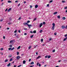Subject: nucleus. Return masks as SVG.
I'll use <instances>...</instances> for the list:
<instances>
[{
  "mask_svg": "<svg viewBox=\"0 0 67 67\" xmlns=\"http://www.w3.org/2000/svg\"><path fill=\"white\" fill-rule=\"evenodd\" d=\"M14 48H15L14 47L12 49L11 48H9L8 49V50H11V51H13V50Z\"/></svg>",
  "mask_w": 67,
  "mask_h": 67,
  "instance_id": "nucleus-1",
  "label": "nucleus"
},
{
  "mask_svg": "<svg viewBox=\"0 0 67 67\" xmlns=\"http://www.w3.org/2000/svg\"><path fill=\"white\" fill-rule=\"evenodd\" d=\"M20 58H21L19 56H18L16 57V59H17V60H19V59Z\"/></svg>",
  "mask_w": 67,
  "mask_h": 67,
  "instance_id": "nucleus-2",
  "label": "nucleus"
},
{
  "mask_svg": "<svg viewBox=\"0 0 67 67\" xmlns=\"http://www.w3.org/2000/svg\"><path fill=\"white\" fill-rule=\"evenodd\" d=\"M23 24L24 25H27L28 26H30V25H29L28 24H27V23H23Z\"/></svg>",
  "mask_w": 67,
  "mask_h": 67,
  "instance_id": "nucleus-3",
  "label": "nucleus"
},
{
  "mask_svg": "<svg viewBox=\"0 0 67 67\" xmlns=\"http://www.w3.org/2000/svg\"><path fill=\"white\" fill-rule=\"evenodd\" d=\"M43 25V24L42 23H41L40 25L39 26L40 27H41Z\"/></svg>",
  "mask_w": 67,
  "mask_h": 67,
  "instance_id": "nucleus-4",
  "label": "nucleus"
},
{
  "mask_svg": "<svg viewBox=\"0 0 67 67\" xmlns=\"http://www.w3.org/2000/svg\"><path fill=\"white\" fill-rule=\"evenodd\" d=\"M11 10V8H9L7 10V12H10Z\"/></svg>",
  "mask_w": 67,
  "mask_h": 67,
  "instance_id": "nucleus-5",
  "label": "nucleus"
},
{
  "mask_svg": "<svg viewBox=\"0 0 67 67\" xmlns=\"http://www.w3.org/2000/svg\"><path fill=\"white\" fill-rule=\"evenodd\" d=\"M25 63H26V61L25 60H24L23 62V64H25Z\"/></svg>",
  "mask_w": 67,
  "mask_h": 67,
  "instance_id": "nucleus-6",
  "label": "nucleus"
},
{
  "mask_svg": "<svg viewBox=\"0 0 67 67\" xmlns=\"http://www.w3.org/2000/svg\"><path fill=\"white\" fill-rule=\"evenodd\" d=\"M57 13H58V12H55L53 13V14H54V15L56 14H57Z\"/></svg>",
  "mask_w": 67,
  "mask_h": 67,
  "instance_id": "nucleus-7",
  "label": "nucleus"
},
{
  "mask_svg": "<svg viewBox=\"0 0 67 67\" xmlns=\"http://www.w3.org/2000/svg\"><path fill=\"white\" fill-rule=\"evenodd\" d=\"M10 65H11V63H9L7 65V66H10Z\"/></svg>",
  "mask_w": 67,
  "mask_h": 67,
  "instance_id": "nucleus-8",
  "label": "nucleus"
},
{
  "mask_svg": "<svg viewBox=\"0 0 67 67\" xmlns=\"http://www.w3.org/2000/svg\"><path fill=\"white\" fill-rule=\"evenodd\" d=\"M12 55H9L8 56V57H12Z\"/></svg>",
  "mask_w": 67,
  "mask_h": 67,
  "instance_id": "nucleus-9",
  "label": "nucleus"
},
{
  "mask_svg": "<svg viewBox=\"0 0 67 67\" xmlns=\"http://www.w3.org/2000/svg\"><path fill=\"white\" fill-rule=\"evenodd\" d=\"M55 29V27H52V30H54V29Z\"/></svg>",
  "mask_w": 67,
  "mask_h": 67,
  "instance_id": "nucleus-10",
  "label": "nucleus"
},
{
  "mask_svg": "<svg viewBox=\"0 0 67 67\" xmlns=\"http://www.w3.org/2000/svg\"><path fill=\"white\" fill-rule=\"evenodd\" d=\"M38 7V5H35V8H37Z\"/></svg>",
  "mask_w": 67,
  "mask_h": 67,
  "instance_id": "nucleus-11",
  "label": "nucleus"
},
{
  "mask_svg": "<svg viewBox=\"0 0 67 67\" xmlns=\"http://www.w3.org/2000/svg\"><path fill=\"white\" fill-rule=\"evenodd\" d=\"M52 25H53V27H55V23H53L52 24Z\"/></svg>",
  "mask_w": 67,
  "mask_h": 67,
  "instance_id": "nucleus-12",
  "label": "nucleus"
},
{
  "mask_svg": "<svg viewBox=\"0 0 67 67\" xmlns=\"http://www.w3.org/2000/svg\"><path fill=\"white\" fill-rule=\"evenodd\" d=\"M29 25H30L29 26H29V29H31V27H30V26H32V25L31 24Z\"/></svg>",
  "mask_w": 67,
  "mask_h": 67,
  "instance_id": "nucleus-13",
  "label": "nucleus"
},
{
  "mask_svg": "<svg viewBox=\"0 0 67 67\" xmlns=\"http://www.w3.org/2000/svg\"><path fill=\"white\" fill-rule=\"evenodd\" d=\"M61 27L62 29H64V28H65V26H62Z\"/></svg>",
  "mask_w": 67,
  "mask_h": 67,
  "instance_id": "nucleus-14",
  "label": "nucleus"
},
{
  "mask_svg": "<svg viewBox=\"0 0 67 67\" xmlns=\"http://www.w3.org/2000/svg\"><path fill=\"white\" fill-rule=\"evenodd\" d=\"M33 33H36V30H34L33 31Z\"/></svg>",
  "mask_w": 67,
  "mask_h": 67,
  "instance_id": "nucleus-15",
  "label": "nucleus"
},
{
  "mask_svg": "<svg viewBox=\"0 0 67 67\" xmlns=\"http://www.w3.org/2000/svg\"><path fill=\"white\" fill-rule=\"evenodd\" d=\"M67 37H66V38H65L64 39V41H66V40H67Z\"/></svg>",
  "mask_w": 67,
  "mask_h": 67,
  "instance_id": "nucleus-16",
  "label": "nucleus"
},
{
  "mask_svg": "<svg viewBox=\"0 0 67 67\" xmlns=\"http://www.w3.org/2000/svg\"><path fill=\"white\" fill-rule=\"evenodd\" d=\"M34 62H32L30 64L31 65H33V64H34Z\"/></svg>",
  "mask_w": 67,
  "mask_h": 67,
  "instance_id": "nucleus-17",
  "label": "nucleus"
},
{
  "mask_svg": "<svg viewBox=\"0 0 67 67\" xmlns=\"http://www.w3.org/2000/svg\"><path fill=\"white\" fill-rule=\"evenodd\" d=\"M41 56H38L37 58V59H38V58H40Z\"/></svg>",
  "mask_w": 67,
  "mask_h": 67,
  "instance_id": "nucleus-18",
  "label": "nucleus"
},
{
  "mask_svg": "<svg viewBox=\"0 0 67 67\" xmlns=\"http://www.w3.org/2000/svg\"><path fill=\"white\" fill-rule=\"evenodd\" d=\"M21 47V46H19L17 48V49H19L20 48V47Z\"/></svg>",
  "mask_w": 67,
  "mask_h": 67,
  "instance_id": "nucleus-19",
  "label": "nucleus"
},
{
  "mask_svg": "<svg viewBox=\"0 0 67 67\" xmlns=\"http://www.w3.org/2000/svg\"><path fill=\"white\" fill-rule=\"evenodd\" d=\"M31 47H32V46H30V47H28V49H30L31 48Z\"/></svg>",
  "mask_w": 67,
  "mask_h": 67,
  "instance_id": "nucleus-20",
  "label": "nucleus"
},
{
  "mask_svg": "<svg viewBox=\"0 0 67 67\" xmlns=\"http://www.w3.org/2000/svg\"><path fill=\"white\" fill-rule=\"evenodd\" d=\"M57 18H58V19H60V16H59V15H58L57 16Z\"/></svg>",
  "mask_w": 67,
  "mask_h": 67,
  "instance_id": "nucleus-21",
  "label": "nucleus"
},
{
  "mask_svg": "<svg viewBox=\"0 0 67 67\" xmlns=\"http://www.w3.org/2000/svg\"><path fill=\"white\" fill-rule=\"evenodd\" d=\"M48 58H51V55H48Z\"/></svg>",
  "mask_w": 67,
  "mask_h": 67,
  "instance_id": "nucleus-22",
  "label": "nucleus"
},
{
  "mask_svg": "<svg viewBox=\"0 0 67 67\" xmlns=\"http://www.w3.org/2000/svg\"><path fill=\"white\" fill-rule=\"evenodd\" d=\"M62 18L63 19V20H64L66 19V18L65 17H63Z\"/></svg>",
  "mask_w": 67,
  "mask_h": 67,
  "instance_id": "nucleus-23",
  "label": "nucleus"
},
{
  "mask_svg": "<svg viewBox=\"0 0 67 67\" xmlns=\"http://www.w3.org/2000/svg\"><path fill=\"white\" fill-rule=\"evenodd\" d=\"M43 31L42 30H41L40 31V33H42V31Z\"/></svg>",
  "mask_w": 67,
  "mask_h": 67,
  "instance_id": "nucleus-24",
  "label": "nucleus"
},
{
  "mask_svg": "<svg viewBox=\"0 0 67 67\" xmlns=\"http://www.w3.org/2000/svg\"><path fill=\"white\" fill-rule=\"evenodd\" d=\"M8 3H12V2L11 1H8Z\"/></svg>",
  "mask_w": 67,
  "mask_h": 67,
  "instance_id": "nucleus-25",
  "label": "nucleus"
},
{
  "mask_svg": "<svg viewBox=\"0 0 67 67\" xmlns=\"http://www.w3.org/2000/svg\"><path fill=\"white\" fill-rule=\"evenodd\" d=\"M43 25H45V24H46V23L45 22H43Z\"/></svg>",
  "mask_w": 67,
  "mask_h": 67,
  "instance_id": "nucleus-26",
  "label": "nucleus"
},
{
  "mask_svg": "<svg viewBox=\"0 0 67 67\" xmlns=\"http://www.w3.org/2000/svg\"><path fill=\"white\" fill-rule=\"evenodd\" d=\"M41 41L42 42H43V38L41 39Z\"/></svg>",
  "mask_w": 67,
  "mask_h": 67,
  "instance_id": "nucleus-27",
  "label": "nucleus"
},
{
  "mask_svg": "<svg viewBox=\"0 0 67 67\" xmlns=\"http://www.w3.org/2000/svg\"><path fill=\"white\" fill-rule=\"evenodd\" d=\"M9 46L10 47H12V45H11V44H10L9 45Z\"/></svg>",
  "mask_w": 67,
  "mask_h": 67,
  "instance_id": "nucleus-28",
  "label": "nucleus"
},
{
  "mask_svg": "<svg viewBox=\"0 0 67 67\" xmlns=\"http://www.w3.org/2000/svg\"><path fill=\"white\" fill-rule=\"evenodd\" d=\"M13 42V40H11L10 41V43H12Z\"/></svg>",
  "mask_w": 67,
  "mask_h": 67,
  "instance_id": "nucleus-29",
  "label": "nucleus"
},
{
  "mask_svg": "<svg viewBox=\"0 0 67 67\" xmlns=\"http://www.w3.org/2000/svg\"><path fill=\"white\" fill-rule=\"evenodd\" d=\"M29 23H30V21L29 20H28L27 21V24Z\"/></svg>",
  "mask_w": 67,
  "mask_h": 67,
  "instance_id": "nucleus-30",
  "label": "nucleus"
},
{
  "mask_svg": "<svg viewBox=\"0 0 67 67\" xmlns=\"http://www.w3.org/2000/svg\"><path fill=\"white\" fill-rule=\"evenodd\" d=\"M37 19V18H35L33 20L34 21H35V20H36V19Z\"/></svg>",
  "mask_w": 67,
  "mask_h": 67,
  "instance_id": "nucleus-31",
  "label": "nucleus"
},
{
  "mask_svg": "<svg viewBox=\"0 0 67 67\" xmlns=\"http://www.w3.org/2000/svg\"><path fill=\"white\" fill-rule=\"evenodd\" d=\"M21 17H20L18 19V20H21Z\"/></svg>",
  "mask_w": 67,
  "mask_h": 67,
  "instance_id": "nucleus-32",
  "label": "nucleus"
},
{
  "mask_svg": "<svg viewBox=\"0 0 67 67\" xmlns=\"http://www.w3.org/2000/svg\"><path fill=\"white\" fill-rule=\"evenodd\" d=\"M8 61V60H5V62H7Z\"/></svg>",
  "mask_w": 67,
  "mask_h": 67,
  "instance_id": "nucleus-33",
  "label": "nucleus"
},
{
  "mask_svg": "<svg viewBox=\"0 0 67 67\" xmlns=\"http://www.w3.org/2000/svg\"><path fill=\"white\" fill-rule=\"evenodd\" d=\"M19 33H20L21 32V30H19L18 31Z\"/></svg>",
  "mask_w": 67,
  "mask_h": 67,
  "instance_id": "nucleus-34",
  "label": "nucleus"
},
{
  "mask_svg": "<svg viewBox=\"0 0 67 67\" xmlns=\"http://www.w3.org/2000/svg\"><path fill=\"white\" fill-rule=\"evenodd\" d=\"M47 7H49V4H47Z\"/></svg>",
  "mask_w": 67,
  "mask_h": 67,
  "instance_id": "nucleus-35",
  "label": "nucleus"
},
{
  "mask_svg": "<svg viewBox=\"0 0 67 67\" xmlns=\"http://www.w3.org/2000/svg\"><path fill=\"white\" fill-rule=\"evenodd\" d=\"M55 52V49H54L52 51V52H53L54 53V52Z\"/></svg>",
  "mask_w": 67,
  "mask_h": 67,
  "instance_id": "nucleus-36",
  "label": "nucleus"
},
{
  "mask_svg": "<svg viewBox=\"0 0 67 67\" xmlns=\"http://www.w3.org/2000/svg\"><path fill=\"white\" fill-rule=\"evenodd\" d=\"M47 57H48V55H46L45 56V58H47Z\"/></svg>",
  "mask_w": 67,
  "mask_h": 67,
  "instance_id": "nucleus-37",
  "label": "nucleus"
},
{
  "mask_svg": "<svg viewBox=\"0 0 67 67\" xmlns=\"http://www.w3.org/2000/svg\"><path fill=\"white\" fill-rule=\"evenodd\" d=\"M12 60V58H11L10 59V62H11V61Z\"/></svg>",
  "mask_w": 67,
  "mask_h": 67,
  "instance_id": "nucleus-38",
  "label": "nucleus"
},
{
  "mask_svg": "<svg viewBox=\"0 0 67 67\" xmlns=\"http://www.w3.org/2000/svg\"><path fill=\"white\" fill-rule=\"evenodd\" d=\"M53 1L51 0V1H50L49 2H50V3H51V2H53Z\"/></svg>",
  "mask_w": 67,
  "mask_h": 67,
  "instance_id": "nucleus-39",
  "label": "nucleus"
},
{
  "mask_svg": "<svg viewBox=\"0 0 67 67\" xmlns=\"http://www.w3.org/2000/svg\"><path fill=\"white\" fill-rule=\"evenodd\" d=\"M54 35H57V33H54Z\"/></svg>",
  "mask_w": 67,
  "mask_h": 67,
  "instance_id": "nucleus-40",
  "label": "nucleus"
},
{
  "mask_svg": "<svg viewBox=\"0 0 67 67\" xmlns=\"http://www.w3.org/2000/svg\"><path fill=\"white\" fill-rule=\"evenodd\" d=\"M1 50V51H3V48H1L0 49Z\"/></svg>",
  "mask_w": 67,
  "mask_h": 67,
  "instance_id": "nucleus-41",
  "label": "nucleus"
},
{
  "mask_svg": "<svg viewBox=\"0 0 67 67\" xmlns=\"http://www.w3.org/2000/svg\"><path fill=\"white\" fill-rule=\"evenodd\" d=\"M38 64H39V63H37V65L38 66Z\"/></svg>",
  "mask_w": 67,
  "mask_h": 67,
  "instance_id": "nucleus-42",
  "label": "nucleus"
},
{
  "mask_svg": "<svg viewBox=\"0 0 67 67\" xmlns=\"http://www.w3.org/2000/svg\"><path fill=\"white\" fill-rule=\"evenodd\" d=\"M24 30H27V29H26V28H24Z\"/></svg>",
  "mask_w": 67,
  "mask_h": 67,
  "instance_id": "nucleus-43",
  "label": "nucleus"
},
{
  "mask_svg": "<svg viewBox=\"0 0 67 67\" xmlns=\"http://www.w3.org/2000/svg\"><path fill=\"white\" fill-rule=\"evenodd\" d=\"M30 33H31V34L33 33V31H30Z\"/></svg>",
  "mask_w": 67,
  "mask_h": 67,
  "instance_id": "nucleus-44",
  "label": "nucleus"
},
{
  "mask_svg": "<svg viewBox=\"0 0 67 67\" xmlns=\"http://www.w3.org/2000/svg\"><path fill=\"white\" fill-rule=\"evenodd\" d=\"M3 38H4V39H5V37L4 36H3Z\"/></svg>",
  "mask_w": 67,
  "mask_h": 67,
  "instance_id": "nucleus-45",
  "label": "nucleus"
},
{
  "mask_svg": "<svg viewBox=\"0 0 67 67\" xmlns=\"http://www.w3.org/2000/svg\"><path fill=\"white\" fill-rule=\"evenodd\" d=\"M14 33H16V30L15 31H14Z\"/></svg>",
  "mask_w": 67,
  "mask_h": 67,
  "instance_id": "nucleus-46",
  "label": "nucleus"
},
{
  "mask_svg": "<svg viewBox=\"0 0 67 67\" xmlns=\"http://www.w3.org/2000/svg\"><path fill=\"white\" fill-rule=\"evenodd\" d=\"M33 36H34L33 35H32V36L30 37L31 38H32V37H33Z\"/></svg>",
  "mask_w": 67,
  "mask_h": 67,
  "instance_id": "nucleus-47",
  "label": "nucleus"
},
{
  "mask_svg": "<svg viewBox=\"0 0 67 67\" xmlns=\"http://www.w3.org/2000/svg\"><path fill=\"white\" fill-rule=\"evenodd\" d=\"M67 8V7H66L64 8V9H66Z\"/></svg>",
  "mask_w": 67,
  "mask_h": 67,
  "instance_id": "nucleus-48",
  "label": "nucleus"
},
{
  "mask_svg": "<svg viewBox=\"0 0 67 67\" xmlns=\"http://www.w3.org/2000/svg\"><path fill=\"white\" fill-rule=\"evenodd\" d=\"M8 25H10V24H11V23H8Z\"/></svg>",
  "mask_w": 67,
  "mask_h": 67,
  "instance_id": "nucleus-49",
  "label": "nucleus"
},
{
  "mask_svg": "<svg viewBox=\"0 0 67 67\" xmlns=\"http://www.w3.org/2000/svg\"><path fill=\"white\" fill-rule=\"evenodd\" d=\"M52 40V38H50L49 40V41H51Z\"/></svg>",
  "mask_w": 67,
  "mask_h": 67,
  "instance_id": "nucleus-50",
  "label": "nucleus"
},
{
  "mask_svg": "<svg viewBox=\"0 0 67 67\" xmlns=\"http://www.w3.org/2000/svg\"><path fill=\"white\" fill-rule=\"evenodd\" d=\"M24 35H27V34L26 33H25Z\"/></svg>",
  "mask_w": 67,
  "mask_h": 67,
  "instance_id": "nucleus-51",
  "label": "nucleus"
},
{
  "mask_svg": "<svg viewBox=\"0 0 67 67\" xmlns=\"http://www.w3.org/2000/svg\"><path fill=\"white\" fill-rule=\"evenodd\" d=\"M67 36V34H66L64 35V36L65 37H66V36Z\"/></svg>",
  "mask_w": 67,
  "mask_h": 67,
  "instance_id": "nucleus-52",
  "label": "nucleus"
},
{
  "mask_svg": "<svg viewBox=\"0 0 67 67\" xmlns=\"http://www.w3.org/2000/svg\"><path fill=\"white\" fill-rule=\"evenodd\" d=\"M3 21V19H1L0 20V22H2Z\"/></svg>",
  "mask_w": 67,
  "mask_h": 67,
  "instance_id": "nucleus-53",
  "label": "nucleus"
},
{
  "mask_svg": "<svg viewBox=\"0 0 67 67\" xmlns=\"http://www.w3.org/2000/svg\"><path fill=\"white\" fill-rule=\"evenodd\" d=\"M19 52H17V55H19Z\"/></svg>",
  "mask_w": 67,
  "mask_h": 67,
  "instance_id": "nucleus-54",
  "label": "nucleus"
},
{
  "mask_svg": "<svg viewBox=\"0 0 67 67\" xmlns=\"http://www.w3.org/2000/svg\"><path fill=\"white\" fill-rule=\"evenodd\" d=\"M31 59H30L29 60V62H31Z\"/></svg>",
  "mask_w": 67,
  "mask_h": 67,
  "instance_id": "nucleus-55",
  "label": "nucleus"
},
{
  "mask_svg": "<svg viewBox=\"0 0 67 67\" xmlns=\"http://www.w3.org/2000/svg\"><path fill=\"white\" fill-rule=\"evenodd\" d=\"M16 67V65H14V67Z\"/></svg>",
  "mask_w": 67,
  "mask_h": 67,
  "instance_id": "nucleus-56",
  "label": "nucleus"
},
{
  "mask_svg": "<svg viewBox=\"0 0 67 67\" xmlns=\"http://www.w3.org/2000/svg\"><path fill=\"white\" fill-rule=\"evenodd\" d=\"M17 2H18V1H16L15 2V3H17Z\"/></svg>",
  "mask_w": 67,
  "mask_h": 67,
  "instance_id": "nucleus-57",
  "label": "nucleus"
},
{
  "mask_svg": "<svg viewBox=\"0 0 67 67\" xmlns=\"http://www.w3.org/2000/svg\"><path fill=\"white\" fill-rule=\"evenodd\" d=\"M41 66V64H40L39 65V66L40 67Z\"/></svg>",
  "mask_w": 67,
  "mask_h": 67,
  "instance_id": "nucleus-58",
  "label": "nucleus"
},
{
  "mask_svg": "<svg viewBox=\"0 0 67 67\" xmlns=\"http://www.w3.org/2000/svg\"><path fill=\"white\" fill-rule=\"evenodd\" d=\"M62 2H63V3H64V2H65V1H62Z\"/></svg>",
  "mask_w": 67,
  "mask_h": 67,
  "instance_id": "nucleus-59",
  "label": "nucleus"
},
{
  "mask_svg": "<svg viewBox=\"0 0 67 67\" xmlns=\"http://www.w3.org/2000/svg\"><path fill=\"white\" fill-rule=\"evenodd\" d=\"M33 66H34V65H31L30 66V67H33Z\"/></svg>",
  "mask_w": 67,
  "mask_h": 67,
  "instance_id": "nucleus-60",
  "label": "nucleus"
},
{
  "mask_svg": "<svg viewBox=\"0 0 67 67\" xmlns=\"http://www.w3.org/2000/svg\"><path fill=\"white\" fill-rule=\"evenodd\" d=\"M20 4H19L18 5V7H19V6H20Z\"/></svg>",
  "mask_w": 67,
  "mask_h": 67,
  "instance_id": "nucleus-61",
  "label": "nucleus"
},
{
  "mask_svg": "<svg viewBox=\"0 0 67 67\" xmlns=\"http://www.w3.org/2000/svg\"><path fill=\"white\" fill-rule=\"evenodd\" d=\"M67 25H66L65 27V29H67Z\"/></svg>",
  "mask_w": 67,
  "mask_h": 67,
  "instance_id": "nucleus-62",
  "label": "nucleus"
},
{
  "mask_svg": "<svg viewBox=\"0 0 67 67\" xmlns=\"http://www.w3.org/2000/svg\"><path fill=\"white\" fill-rule=\"evenodd\" d=\"M8 10V9H7L6 10H5V11L6 12Z\"/></svg>",
  "mask_w": 67,
  "mask_h": 67,
  "instance_id": "nucleus-63",
  "label": "nucleus"
},
{
  "mask_svg": "<svg viewBox=\"0 0 67 67\" xmlns=\"http://www.w3.org/2000/svg\"><path fill=\"white\" fill-rule=\"evenodd\" d=\"M7 30H9V27L7 28Z\"/></svg>",
  "mask_w": 67,
  "mask_h": 67,
  "instance_id": "nucleus-64",
  "label": "nucleus"
}]
</instances>
